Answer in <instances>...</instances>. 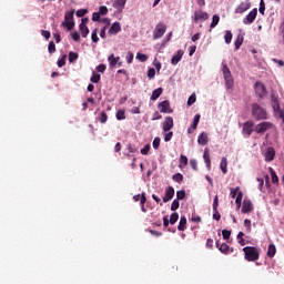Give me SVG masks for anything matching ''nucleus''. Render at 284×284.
<instances>
[{
	"label": "nucleus",
	"mask_w": 284,
	"mask_h": 284,
	"mask_svg": "<svg viewBox=\"0 0 284 284\" xmlns=\"http://www.w3.org/2000/svg\"><path fill=\"white\" fill-rule=\"evenodd\" d=\"M243 252L244 258L245 261H248V263H254V261H258V258H261V253L255 246H245Z\"/></svg>",
	"instance_id": "obj_1"
},
{
	"label": "nucleus",
	"mask_w": 284,
	"mask_h": 284,
	"mask_svg": "<svg viewBox=\"0 0 284 284\" xmlns=\"http://www.w3.org/2000/svg\"><path fill=\"white\" fill-rule=\"evenodd\" d=\"M222 73L226 90H232L234 88V78H232V72L225 62H222Z\"/></svg>",
	"instance_id": "obj_2"
},
{
	"label": "nucleus",
	"mask_w": 284,
	"mask_h": 284,
	"mask_svg": "<svg viewBox=\"0 0 284 284\" xmlns=\"http://www.w3.org/2000/svg\"><path fill=\"white\" fill-rule=\"evenodd\" d=\"M252 116L253 119H255V121H264L265 119H267V111H265V109L258 103H253Z\"/></svg>",
	"instance_id": "obj_3"
},
{
	"label": "nucleus",
	"mask_w": 284,
	"mask_h": 284,
	"mask_svg": "<svg viewBox=\"0 0 284 284\" xmlns=\"http://www.w3.org/2000/svg\"><path fill=\"white\" fill-rule=\"evenodd\" d=\"M168 30V26H165V23L163 22H159L155 26V29L153 30V39L156 41V39H161L163 37V34H165Z\"/></svg>",
	"instance_id": "obj_4"
},
{
	"label": "nucleus",
	"mask_w": 284,
	"mask_h": 284,
	"mask_svg": "<svg viewBox=\"0 0 284 284\" xmlns=\"http://www.w3.org/2000/svg\"><path fill=\"white\" fill-rule=\"evenodd\" d=\"M257 14H258V9L254 8L253 10H251L250 13L243 19L244 26H250L254 23Z\"/></svg>",
	"instance_id": "obj_5"
},
{
	"label": "nucleus",
	"mask_w": 284,
	"mask_h": 284,
	"mask_svg": "<svg viewBox=\"0 0 284 284\" xmlns=\"http://www.w3.org/2000/svg\"><path fill=\"white\" fill-rule=\"evenodd\" d=\"M158 108L162 114H172V112H174L170 106V102L168 100L160 102L158 104Z\"/></svg>",
	"instance_id": "obj_6"
},
{
	"label": "nucleus",
	"mask_w": 284,
	"mask_h": 284,
	"mask_svg": "<svg viewBox=\"0 0 284 284\" xmlns=\"http://www.w3.org/2000/svg\"><path fill=\"white\" fill-rule=\"evenodd\" d=\"M254 131V122L247 121L243 124L242 134L245 136H252V132Z\"/></svg>",
	"instance_id": "obj_7"
},
{
	"label": "nucleus",
	"mask_w": 284,
	"mask_h": 284,
	"mask_svg": "<svg viewBox=\"0 0 284 284\" xmlns=\"http://www.w3.org/2000/svg\"><path fill=\"white\" fill-rule=\"evenodd\" d=\"M255 94H257L260 99H263V97L267 94V89H265V84H263V82L255 83Z\"/></svg>",
	"instance_id": "obj_8"
},
{
	"label": "nucleus",
	"mask_w": 284,
	"mask_h": 284,
	"mask_svg": "<svg viewBox=\"0 0 284 284\" xmlns=\"http://www.w3.org/2000/svg\"><path fill=\"white\" fill-rule=\"evenodd\" d=\"M254 211V204H252V200L244 199L242 205V214H250V212Z\"/></svg>",
	"instance_id": "obj_9"
},
{
	"label": "nucleus",
	"mask_w": 284,
	"mask_h": 284,
	"mask_svg": "<svg viewBox=\"0 0 284 284\" xmlns=\"http://www.w3.org/2000/svg\"><path fill=\"white\" fill-rule=\"evenodd\" d=\"M174 128V119L172 116H166L162 123L163 132H170Z\"/></svg>",
	"instance_id": "obj_10"
},
{
	"label": "nucleus",
	"mask_w": 284,
	"mask_h": 284,
	"mask_svg": "<svg viewBox=\"0 0 284 284\" xmlns=\"http://www.w3.org/2000/svg\"><path fill=\"white\" fill-rule=\"evenodd\" d=\"M271 128L272 122H262L256 125L255 132H257V134H263L264 132H267V130H271Z\"/></svg>",
	"instance_id": "obj_11"
},
{
	"label": "nucleus",
	"mask_w": 284,
	"mask_h": 284,
	"mask_svg": "<svg viewBox=\"0 0 284 284\" xmlns=\"http://www.w3.org/2000/svg\"><path fill=\"white\" fill-rule=\"evenodd\" d=\"M276 156V151L274 150V148L268 146L265 151H264V158L265 161L267 163L274 161V158Z\"/></svg>",
	"instance_id": "obj_12"
},
{
	"label": "nucleus",
	"mask_w": 284,
	"mask_h": 284,
	"mask_svg": "<svg viewBox=\"0 0 284 284\" xmlns=\"http://www.w3.org/2000/svg\"><path fill=\"white\" fill-rule=\"evenodd\" d=\"M271 105H272L274 112H277L278 116H281V112H283V110H281V104H278L277 97L271 95Z\"/></svg>",
	"instance_id": "obj_13"
},
{
	"label": "nucleus",
	"mask_w": 284,
	"mask_h": 284,
	"mask_svg": "<svg viewBox=\"0 0 284 284\" xmlns=\"http://www.w3.org/2000/svg\"><path fill=\"white\" fill-rule=\"evenodd\" d=\"M216 247L222 252V254H232L234 252V248H231L226 243L220 244L216 242Z\"/></svg>",
	"instance_id": "obj_14"
},
{
	"label": "nucleus",
	"mask_w": 284,
	"mask_h": 284,
	"mask_svg": "<svg viewBox=\"0 0 284 284\" xmlns=\"http://www.w3.org/2000/svg\"><path fill=\"white\" fill-rule=\"evenodd\" d=\"M174 199V187L173 186H169L165 190V195L163 197V202L164 203H170V201H172Z\"/></svg>",
	"instance_id": "obj_15"
},
{
	"label": "nucleus",
	"mask_w": 284,
	"mask_h": 284,
	"mask_svg": "<svg viewBox=\"0 0 284 284\" xmlns=\"http://www.w3.org/2000/svg\"><path fill=\"white\" fill-rule=\"evenodd\" d=\"M210 19V14L205 11H195L194 21H207Z\"/></svg>",
	"instance_id": "obj_16"
},
{
	"label": "nucleus",
	"mask_w": 284,
	"mask_h": 284,
	"mask_svg": "<svg viewBox=\"0 0 284 284\" xmlns=\"http://www.w3.org/2000/svg\"><path fill=\"white\" fill-rule=\"evenodd\" d=\"M247 10H250V3L241 2L235 9V14H243V12H247Z\"/></svg>",
	"instance_id": "obj_17"
},
{
	"label": "nucleus",
	"mask_w": 284,
	"mask_h": 284,
	"mask_svg": "<svg viewBox=\"0 0 284 284\" xmlns=\"http://www.w3.org/2000/svg\"><path fill=\"white\" fill-rule=\"evenodd\" d=\"M204 163L207 168V170L212 169V160H210V149H204V154H203Z\"/></svg>",
	"instance_id": "obj_18"
},
{
	"label": "nucleus",
	"mask_w": 284,
	"mask_h": 284,
	"mask_svg": "<svg viewBox=\"0 0 284 284\" xmlns=\"http://www.w3.org/2000/svg\"><path fill=\"white\" fill-rule=\"evenodd\" d=\"M209 142H210V139L207 138V133L206 132L200 133L197 138L199 145H207Z\"/></svg>",
	"instance_id": "obj_19"
},
{
	"label": "nucleus",
	"mask_w": 284,
	"mask_h": 284,
	"mask_svg": "<svg viewBox=\"0 0 284 284\" xmlns=\"http://www.w3.org/2000/svg\"><path fill=\"white\" fill-rule=\"evenodd\" d=\"M183 54H184L183 50H178L176 54L173 55L172 59H171L172 65L179 64L181 59H183Z\"/></svg>",
	"instance_id": "obj_20"
},
{
	"label": "nucleus",
	"mask_w": 284,
	"mask_h": 284,
	"mask_svg": "<svg viewBox=\"0 0 284 284\" xmlns=\"http://www.w3.org/2000/svg\"><path fill=\"white\" fill-rule=\"evenodd\" d=\"M125 3H128V0H115L113 3V8H115L118 12H123V8H125Z\"/></svg>",
	"instance_id": "obj_21"
},
{
	"label": "nucleus",
	"mask_w": 284,
	"mask_h": 284,
	"mask_svg": "<svg viewBox=\"0 0 284 284\" xmlns=\"http://www.w3.org/2000/svg\"><path fill=\"white\" fill-rule=\"evenodd\" d=\"M119 32H121V23L114 22V23L111 26V28H110V30H109V33H110V34H119Z\"/></svg>",
	"instance_id": "obj_22"
},
{
	"label": "nucleus",
	"mask_w": 284,
	"mask_h": 284,
	"mask_svg": "<svg viewBox=\"0 0 284 284\" xmlns=\"http://www.w3.org/2000/svg\"><path fill=\"white\" fill-rule=\"evenodd\" d=\"M108 61L110 63V68H115L116 63L121 61L120 57H114V54L109 55Z\"/></svg>",
	"instance_id": "obj_23"
},
{
	"label": "nucleus",
	"mask_w": 284,
	"mask_h": 284,
	"mask_svg": "<svg viewBox=\"0 0 284 284\" xmlns=\"http://www.w3.org/2000/svg\"><path fill=\"white\" fill-rule=\"evenodd\" d=\"M161 94H163V88H158V89L153 90L152 94H151V101H156V99H159V97H161Z\"/></svg>",
	"instance_id": "obj_24"
},
{
	"label": "nucleus",
	"mask_w": 284,
	"mask_h": 284,
	"mask_svg": "<svg viewBox=\"0 0 284 284\" xmlns=\"http://www.w3.org/2000/svg\"><path fill=\"white\" fill-rule=\"evenodd\" d=\"M185 225H187V219L185 216H181L180 223L178 225L179 232H184L185 231Z\"/></svg>",
	"instance_id": "obj_25"
},
{
	"label": "nucleus",
	"mask_w": 284,
	"mask_h": 284,
	"mask_svg": "<svg viewBox=\"0 0 284 284\" xmlns=\"http://www.w3.org/2000/svg\"><path fill=\"white\" fill-rule=\"evenodd\" d=\"M220 169L222 171V174H227V158H222Z\"/></svg>",
	"instance_id": "obj_26"
},
{
	"label": "nucleus",
	"mask_w": 284,
	"mask_h": 284,
	"mask_svg": "<svg viewBox=\"0 0 284 284\" xmlns=\"http://www.w3.org/2000/svg\"><path fill=\"white\" fill-rule=\"evenodd\" d=\"M267 256L268 258H274V256H276V245L274 244L268 245Z\"/></svg>",
	"instance_id": "obj_27"
},
{
	"label": "nucleus",
	"mask_w": 284,
	"mask_h": 284,
	"mask_svg": "<svg viewBox=\"0 0 284 284\" xmlns=\"http://www.w3.org/2000/svg\"><path fill=\"white\" fill-rule=\"evenodd\" d=\"M79 30L81 32V37H83L84 39L85 37H88V34H90V29H88V26L85 24H80Z\"/></svg>",
	"instance_id": "obj_28"
},
{
	"label": "nucleus",
	"mask_w": 284,
	"mask_h": 284,
	"mask_svg": "<svg viewBox=\"0 0 284 284\" xmlns=\"http://www.w3.org/2000/svg\"><path fill=\"white\" fill-rule=\"evenodd\" d=\"M235 204L237 205V210H241V204L243 203V192L240 191L237 196H235Z\"/></svg>",
	"instance_id": "obj_29"
},
{
	"label": "nucleus",
	"mask_w": 284,
	"mask_h": 284,
	"mask_svg": "<svg viewBox=\"0 0 284 284\" xmlns=\"http://www.w3.org/2000/svg\"><path fill=\"white\" fill-rule=\"evenodd\" d=\"M98 121H100V123H108V113H105V111H101L98 116Z\"/></svg>",
	"instance_id": "obj_30"
},
{
	"label": "nucleus",
	"mask_w": 284,
	"mask_h": 284,
	"mask_svg": "<svg viewBox=\"0 0 284 284\" xmlns=\"http://www.w3.org/2000/svg\"><path fill=\"white\" fill-rule=\"evenodd\" d=\"M243 34H239L235 40V50H240L241 45H243Z\"/></svg>",
	"instance_id": "obj_31"
},
{
	"label": "nucleus",
	"mask_w": 284,
	"mask_h": 284,
	"mask_svg": "<svg viewBox=\"0 0 284 284\" xmlns=\"http://www.w3.org/2000/svg\"><path fill=\"white\" fill-rule=\"evenodd\" d=\"M243 236H245V233L243 232H239L236 239H237V243L239 245H241L242 247H244L245 245V239H243Z\"/></svg>",
	"instance_id": "obj_32"
},
{
	"label": "nucleus",
	"mask_w": 284,
	"mask_h": 284,
	"mask_svg": "<svg viewBox=\"0 0 284 284\" xmlns=\"http://www.w3.org/2000/svg\"><path fill=\"white\" fill-rule=\"evenodd\" d=\"M268 170H270L272 183H278V175H276V171H274V169L272 168H270Z\"/></svg>",
	"instance_id": "obj_33"
},
{
	"label": "nucleus",
	"mask_w": 284,
	"mask_h": 284,
	"mask_svg": "<svg viewBox=\"0 0 284 284\" xmlns=\"http://www.w3.org/2000/svg\"><path fill=\"white\" fill-rule=\"evenodd\" d=\"M64 21H74V10L68 11L64 14Z\"/></svg>",
	"instance_id": "obj_34"
},
{
	"label": "nucleus",
	"mask_w": 284,
	"mask_h": 284,
	"mask_svg": "<svg viewBox=\"0 0 284 284\" xmlns=\"http://www.w3.org/2000/svg\"><path fill=\"white\" fill-rule=\"evenodd\" d=\"M62 26L64 28H67V30H72L74 28V21H72V20H64Z\"/></svg>",
	"instance_id": "obj_35"
},
{
	"label": "nucleus",
	"mask_w": 284,
	"mask_h": 284,
	"mask_svg": "<svg viewBox=\"0 0 284 284\" xmlns=\"http://www.w3.org/2000/svg\"><path fill=\"white\" fill-rule=\"evenodd\" d=\"M90 81L91 83H99L101 81V74L93 72Z\"/></svg>",
	"instance_id": "obj_36"
},
{
	"label": "nucleus",
	"mask_w": 284,
	"mask_h": 284,
	"mask_svg": "<svg viewBox=\"0 0 284 284\" xmlns=\"http://www.w3.org/2000/svg\"><path fill=\"white\" fill-rule=\"evenodd\" d=\"M77 59H79V53L77 52H69V63H74V61H77Z\"/></svg>",
	"instance_id": "obj_37"
},
{
	"label": "nucleus",
	"mask_w": 284,
	"mask_h": 284,
	"mask_svg": "<svg viewBox=\"0 0 284 284\" xmlns=\"http://www.w3.org/2000/svg\"><path fill=\"white\" fill-rule=\"evenodd\" d=\"M118 121H125V110H119L115 114Z\"/></svg>",
	"instance_id": "obj_38"
},
{
	"label": "nucleus",
	"mask_w": 284,
	"mask_h": 284,
	"mask_svg": "<svg viewBox=\"0 0 284 284\" xmlns=\"http://www.w3.org/2000/svg\"><path fill=\"white\" fill-rule=\"evenodd\" d=\"M219 21H221V17L214 14L211 22V28H216L219 26Z\"/></svg>",
	"instance_id": "obj_39"
},
{
	"label": "nucleus",
	"mask_w": 284,
	"mask_h": 284,
	"mask_svg": "<svg viewBox=\"0 0 284 284\" xmlns=\"http://www.w3.org/2000/svg\"><path fill=\"white\" fill-rule=\"evenodd\" d=\"M185 165H187V156L181 154L179 168H185Z\"/></svg>",
	"instance_id": "obj_40"
},
{
	"label": "nucleus",
	"mask_w": 284,
	"mask_h": 284,
	"mask_svg": "<svg viewBox=\"0 0 284 284\" xmlns=\"http://www.w3.org/2000/svg\"><path fill=\"white\" fill-rule=\"evenodd\" d=\"M224 41L226 44L232 43V31H226L224 34Z\"/></svg>",
	"instance_id": "obj_41"
},
{
	"label": "nucleus",
	"mask_w": 284,
	"mask_h": 284,
	"mask_svg": "<svg viewBox=\"0 0 284 284\" xmlns=\"http://www.w3.org/2000/svg\"><path fill=\"white\" fill-rule=\"evenodd\" d=\"M176 221H179V213H172L169 220L170 224L174 225Z\"/></svg>",
	"instance_id": "obj_42"
},
{
	"label": "nucleus",
	"mask_w": 284,
	"mask_h": 284,
	"mask_svg": "<svg viewBox=\"0 0 284 284\" xmlns=\"http://www.w3.org/2000/svg\"><path fill=\"white\" fill-rule=\"evenodd\" d=\"M48 50L50 54H54V52H57V45L54 44L53 41L49 42Z\"/></svg>",
	"instance_id": "obj_43"
},
{
	"label": "nucleus",
	"mask_w": 284,
	"mask_h": 284,
	"mask_svg": "<svg viewBox=\"0 0 284 284\" xmlns=\"http://www.w3.org/2000/svg\"><path fill=\"white\" fill-rule=\"evenodd\" d=\"M194 103H196V94L193 93L192 95L189 97L186 104L190 108V105H194Z\"/></svg>",
	"instance_id": "obj_44"
},
{
	"label": "nucleus",
	"mask_w": 284,
	"mask_h": 284,
	"mask_svg": "<svg viewBox=\"0 0 284 284\" xmlns=\"http://www.w3.org/2000/svg\"><path fill=\"white\" fill-rule=\"evenodd\" d=\"M201 121V114H195L194 118H193V123L192 125L196 129L199 128V123Z\"/></svg>",
	"instance_id": "obj_45"
},
{
	"label": "nucleus",
	"mask_w": 284,
	"mask_h": 284,
	"mask_svg": "<svg viewBox=\"0 0 284 284\" xmlns=\"http://www.w3.org/2000/svg\"><path fill=\"white\" fill-rule=\"evenodd\" d=\"M183 199H185V190L178 191L175 200L183 201Z\"/></svg>",
	"instance_id": "obj_46"
},
{
	"label": "nucleus",
	"mask_w": 284,
	"mask_h": 284,
	"mask_svg": "<svg viewBox=\"0 0 284 284\" xmlns=\"http://www.w3.org/2000/svg\"><path fill=\"white\" fill-rule=\"evenodd\" d=\"M181 203L179 202V200H174L171 204V211L172 212H176V210L180 207Z\"/></svg>",
	"instance_id": "obj_47"
},
{
	"label": "nucleus",
	"mask_w": 284,
	"mask_h": 284,
	"mask_svg": "<svg viewBox=\"0 0 284 284\" xmlns=\"http://www.w3.org/2000/svg\"><path fill=\"white\" fill-rule=\"evenodd\" d=\"M151 145L150 144H145L143 149H141V154H143L144 156H148V154L150 153L151 150Z\"/></svg>",
	"instance_id": "obj_48"
},
{
	"label": "nucleus",
	"mask_w": 284,
	"mask_h": 284,
	"mask_svg": "<svg viewBox=\"0 0 284 284\" xmlns=\"http://www.w3.org/2000/svg\"><path fill=\"white\" fill-rule=\"evenodd\" d=\"M91 39L93 41V43H99V36H98V30L94 29L91 33Z\"/></svg>",
	"instance_id": "obj_49"
},
{
	"label": "nucleus",
	"mask_w": 284,
	"mask_h": 284,
	"mask_svg": "<svg viewBox=\"0 0 284 284\" xmlns=\"http://www.w3.org/2000/svg\"><path fill=\"white\" fill-rule=\"evenodd\" d=\"M239 190H241V187H239V186L235 189L234 187L231 189V197L232 199H236L239 196Z\"/></svg>",
	"instance_id": "obj_50"
},
{
	"label": "nucleus",
	"mask_w": 284,
	"mask_h": 284,
	"mask_svg": "<svg viewBox=\"0 0 284 284\" xmlns=\"http://www.w3.org/2000/svg\"><path fill=\"white\" fill-rule=\"evenodd\" d=\"M160 145H161V138H159V136L154 138V140H153L154 150H159Z\"/></svg>",
	"instance_id": "obj_51"
},
{
	"label": "nucleus",
	"mask_w": 284,
	"mask_h": 284,
	"mask_svg": "<svg viewBox=\"0 0 284 284\" xmlns=\"http://www.w3.org/2000/svg\"><path fill=\"white\" fill-rule=\"evenodd\" d=\"M172 179L176 182V183H181L183 181V174L181 173H176L172 176Z\"/></svg>",
	"instance_id": "obj_52"
},
{
	"label": "nucleus",
	"mask_w": 284,
	"mask_h": 284,
	"mask_svg": "<svg viewBox=\"0 0 284 284\" xmlns=\"http://www.w3.org/2000/svg\"><path fill=\"white\" fill-rule=\"evenodd\" d=\"M222 236H223L224 241H227V239H230V236H232V232L229 230H222Z\"/></svg>",
	"instance_id": "obj_53"
},
{
	"label": "nucleus",
	"mask_w": 284,
	"mask_h": 284,
	"mask_svg": "<svg viewBox=\"0 0 284 284\" xmlns=\"http://www.w3.org/2000/svg\"><path fill=\"white\" fill-rule=\"evenodd\" d=\"M108 12H109V10H108V7H105V6H101L100 8H99V11H98V13L101 16H105V14H108Z\"/></svg>",
	"instance_id": "obj_54"
},
{
	"label": "nucleus",
	"mask_w": 284,
	"mask_h": 284,
	"mask_svg": "<svg viewBox=\"0 0 284 284\" xmlns=\"http://www.w3.org/2000/svg\"><path fill=\"white\" fill-rule=\"evenodd\" d=\"M154 77H156V70L154 68L149 69L148 78L149 79H154Z\"/></svg>",
	"instance_id": "obj_55"
},
{
	"label": "nucleus",
	"mask_w": 284,
	"mask_h": 284,
	"mask_svg": "<svg viewBox=\"0 0 284 284\" xmlns=\"http://www.w3.org/2000/svg\"><path fill=\"white\" fill-rule=\"evenodd\" d=\"M136 59H139V61H142V63H145V61H148V55L143 53H138Z\"/></svg>",
	"instance_id": "obj_56"
},
{
	"label": "nucleus",
	"mask_w": 284,
	"mask_h": 284,
	"mask_svg": "<svg viewBox=\"0 0 284 284\" xmlns=\"http://www.w3.org/2000/svg\"><path fill=\"white\" fill-rule=\"evenodd\" d=\"M173 136H174V132L170 131L169 133H166V134L164 135V141H165V143L172 141V138H173Z\"/></svg>",
	"instance_id": "obj_57"
},
{
	"label": "nucleus",
	"mask_w": 284,
	"mask_h": 284,
	"mask_svg": "<svg viewBox=\"0 0 284 284\" xmlns=\"http://www.w3.org/2000/svg\"><path fill=\"white\" fill-rule=\"evenodd\" d=\"M87 13H88V9H80L75 12L77 17L79 18L85 17Z\"/></svg>",
	"instance_id": "obj_58"
},
{
	"label": "nucleus",
	"mask_w": 284,
	"mask_h": 284,
	"mask_svg": "<svg viewBox=\"0 0 284 284\" xmlns=\"http://www.w3.org/2000/svg\"><path fill=\"white\" fill-rule=\"evenodd\" d=\"M216 211H219V195H216L213 201V212Z\"/></svg>",
	"instance_id": "obj_59"
},
{
	"label": "nucleus",
	"mask_w": 284,
	"mask_h": 284,
	"mask_svg": "<svg viewBox=\"0 0 284 284\" xmlns=\"http://www.w3.org/2000/svg\"><path fill=\"white\" fill-rule=\"evenodd\" d=\"M260 14H265V1L261 0L260 1Z\"/></svg>",
	"instance_id": "obj_60"
},
{
	"label": "nucleus",
	"mask_w": 284,
	"mask_h": 284,
	"mask_svg": "<svg viewBox=\"0 0 284 284\" xmlns=\"http://www.w3.org/2000/svg\"><path fill=\"white\" fill-rule=\"evenodd\" d=\"M190 165H191L192 170H194L195 172L199 170L196 160H190Z\"/></svg>",
	"instance_id": "obj_61"
},
{
	"label": "nucleus",
	"mask_w": 284,
	"mask_h": 284,
	"mask_svg": "<svg viewBox=\"0 0 284 284\" xmlns=\"http://www.w3.org/2000/svg\"><path fill=\"white\" fill-rule=\"evenodd\" d=\"M146 201L148 197L145 196V192H142L140 197V205H145Z\"/></svg>",
	"instance_id": "obj_62"
},
{
	"label": "nucleus",
	"mask_w": 284,
	"mask_h": 284,
	"mask_svg": "<svg viewBox=\"0 0 284 284\" xmlns=\"http://www.w3.org/2000/svg\"><path fill=\"white\" fill-rule=\"evenodd\" d=\"M92 21H101V14L99 12H93Z\"/></svg>",
	"instance_id": "obj_63"
},
{
	"label": "nucleus",
	"mask_w": 284,
	"mask_h": 284,
	"mask_svg": "<svg viewBox=\"0 0 284 284\" xmlns=\"http://www.w3.org/2000/svg\"><path fill=\"white\" fill-rule=\"evenodd\" d=\"M65 65V55L58 60V68H63Z\"/></svg>",
	"instance_id": "obj_64"
}]
</instances>
